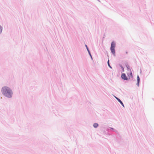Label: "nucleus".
<instances>
[{
	"mask_svg": "<svg viewBox=\"0 0 154 154\" xmlns=\"http://www.w3.org/2000/svg\"><path fill=\"white\" fill-rule=\"evenodd\" d=\"M121 78L124 80H128V78L126 76L125 74V73H123L122 74Z\"/></svg>",
	"mask_w": 154,
	"mask_h": 154,
	"instance_id": "3",
	"label": "nucleus"
},
{
	"mask_svg": "<svg viewBox=\"0 0 154 154\" xmlns=\"http://www.w3.org/2000/svg\"><path fill=\"white\" fill-rule=\"evenodd\" d=\"M115 98L121 104V105L124 107H125L124 105L123 102L118 97H117L115 96Z\"/></svg>",
	"mask_w": 154,
	"mask_h": 154,
	"instance_id": "4",
	"label": "nucleus"
},
{
	"mask_svg": "<svg viewBox=\"0 0 154 154\" xmlns=\"http://www.w3.org/2000/svg\"><path fill=\"white\" fill-rule=\"evenodd\" d=\"M107 64L109 67L111 69H112V67L109 64V60L108 59L107 61Z\"/></svg>",
	"mask_w": 154,
	"mask_h": 154,
	"instance_id": "8",
	"label": "nucleus"
},
{
	"mask_svg": "<svg viewBox=\"0 0 154 154\" xmlns=\"http://www.w3.org/2000/svg\"><path fill=\"white\" fill-rule=\"evenodd\" d=\"M2 29H0V34L2 32Z\"/></svg>",
	"mask_w": 154,
	"mask_h": 154,
	"instance_id": "14",
	"label": "nucleus"
},
{
	"mask_svg": "<svg viewBox=\"0 0 154 154\" xmlns=\"http://www.w3.org/2000/svg\"><path fill=\"white\" fill-rule=\"evenodd\" d=\"M119 66L122 69V71L124 72V69L123 67L121 64L119 65Z\"/></svg>",
	"mask_w": 154,
	"mask_h": 154,
	"instance_id": "9",
	"label": "nucleus"
},
{
	"mask_svg": "<svg viewBox=\"0 0 154 154\" xmlns=\"http://www.w3.org/2000/svg\"><path fill=\"white\" fill-rule=\"evenodd\" d=\"M128 52H126V54H128Z\"/></svg>",
	"mask_w": 154,
	"mask_h": 154,
	"instance_id": "18",
	"label": "nucleus"
},
{
	"mask_svg": "<svg viewBox=\"0 0 154 154\" xmlns=\"http://www.w3.org/2000/svg\"><path fill=\"white\" fill-rule=\"evenodd\" d=\"M88 53L89 54V55L90 56H91V52H90V51H88Z\"/></svg>",
	"mask_w": 154,
	"mask_h": 154,
	"instance_id": "13",
	"label": "nucleus"
},
{
	"mask_svg": "<svg viewBox=\"0 0 154 154\" xmlns=\"http://www.w3.org/2000/svg\"><path fill=\"white\" fill-rule=\"evenodd\" d=\"M140 78L138 75L137 76V85L139 86V83H140Z\"/></svg>",
	"mask_w": 154,
	"mask_h": 154,
	"instance_id": "5",
	"label": "nucleus"
},
{
	"mask_svg": "<svg viewBox=\"0 0 154 154\" xmlns=\"http://www.w3.org/2000/svg\"><path fill=\"white\" fill-rule=\"evenodd\" d=\"M0 29H2V27L0 25Z\"/></svg>",
	"mask_w": 154,
	"mask_h": 154,
	"instance_id": "15",
	"label": "nucleus"
},
{
	"mask_svg": "<svg viewBox=\"0 0 154 154\" xmlns=\"http://www.w3.org/2000/svg\"><path fill=\"white\" fill-rule=\"evenodd\" d=\"M2 94L5 97L11 98L13 97V92L12 90L9 87L4 86L1 88Z\"/></svg>",
	"mask_w": 154,
	"mask_h": 154,
	"instance_id": "1",
	"label": "nucleus"
},
{
	"mask_svg": "<svg viewBox=\"0 0 154 154\" xmlns=\"http://www.w3.org/2000/svg\"><path fill=\"white\" fill-rule=\"evenodd\" d=\"M90 57L91 59L92 60L93 59V58H92V55L91 56H90Z\"/></svg>",
	"mask_w": 154,
	"mask_h": 154,
	"instance_id": "17",
	"label": "nucleus"
},
{
	"mask_svg": "<svg viewBox=\"0 0 154 154\" xmlns=\"http://www.w3.org/2000/svg\"><path fill=\"white\" fill-rule=\"evenodd\" d=\"M126 67H127V69L128 70H130V67L128 65H126Z\"/></svg>",
	"mask_w": 154,
	"mask_h": 154,
	"instance_id": "10",
	"label": "nucleus"
},
{
	"mask_svg": "<svg viewBox=\"0 0 154 154\" xmlns=\"http://www.w3.org/2000/svg\"><path fill=\"white\" fill-rule=\"evenodd\" d=\"M107 130H112L113 132L116 133H117L118 132V131L116 130L111 127H109V128L107 129Z\"/></svg>",
	"mask_w": 154,
	"mask_h": 154,
	"instance_id": "6",
	"label": "nucleus"
},
{
	"mask_svg": "<svg viewBox=\"0 0 154 154\" xmlns=\"http://www.w3.org/2000/svg\"><path fill=\"white\" fill-rule=\"evenodd\" d=\"M116 47V43L114 41H112L111 43L110 48V51L113 55L114 56H116L115 48Z\"/></svg>",
	"mask_w": 154,
	"mask_h": 154,
	"instance_id": "2",
	"label": "nucleus"
},
{
	"mask_svg": "<svg viewBox=\"0 0 154 154\" xmlns=\"http://www.w3.org/2000/svg\"><path fill=\"white\" fill-rule=\"evenodd\" d=\"M85 47H86V49H87V50L88 51V52L89 51H90V50H89V48H88L87 45H85Z\"/></svg>",
	"mask_w": 154,
	"mask_h": 154,
	"instance_id": "12",
	"label": "nucleus"
},
{
	"mask_svg": "<svg viewBox=\"0 0 154 154\" xmlns=\"http://www.w3.org/2000/svg\"><path fill=\"white\" fill-rule=\"evenodd\" d=\"M90 57L91 59L92 60L93 59V58H92V55L91 56H90Z\"/></svg>",
	"mask_w": 154,
	"mask_h": 154,
	"instance_id": "16",
	"label": "nucleus"
},
{
	"mask_svg": "<svg viewBox=\"0 0 154 154\" xmlns=\"http://www.w3.org/2000/svg\"><path fill=\"white\" fill-rule=\"evenodd\" d=\"M129 79L130 78V76L131 77V78L133 77V75L132 72H131L130 74L129 75Z\"/></svg>",
	"mask_w": 154,
	"mask_h": 154,
	"instance_id": "11",
	"label": "nucleus"
},
{
	"mask_svg": "<svg viewBox=\"0 0 154 154\" xmlns=\"http://www.w3.org/2000/svg\"><path fill=\"white\" fill-rule=\"evenodd\" d=\"M99 126V125L97 123H94L93 125V126L95 128H97Z\"/></svg>",
	"mask_w": 154,
	"mask_h": 154,
	"instance_id": "7",
	"label": "nucleus"
}]
</instances>
